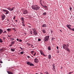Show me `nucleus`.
Wrapping results in <instances>:
<instances>
[{
  "instance_id": "20",
  "label": "nucleus",
  "mask_w": 74,
  "mask_h": 74,
  "mask_svg": "<svg viewBox=\"0 0 74 74\" xmlns=\"http://www.w3.org/2000/svg\"><path fill=\"white\" fill-rule=\"evenodd\" d=\"M3 31L1 29H0V34H1L2 33H3Z\"/></svg>"
},
{
  "instance_id": "21",
  "label": "nucleus",
  "mask_w": 74,
  "mask_h": 74,
  "mask_svg": "<svg viewBox=\"0 0 74 74\" xmlns=\"http://www.w3.org/2000/svg\"><path fill=\"white\" fill-rule=\"evenodd\" d=\"M48 50H51V46H49L48 47Z\"/></svg>"
},
{
  "instance_id": "56",
  "label": "nucleus",
  "mask_w": 74,
  "mask_h": 74,
  "mask_svg": "<svg viewBox=\"0 0 74 74\" xmlns=\"http://www.w3.org/2000/svg\"><path fill=\"white\" fill-rule=\"evenodd\" d=\"M71 74V72L69 73V74Z\"/></svg>"
},
{
  "instance_id": "43",
  "label": "nucleus",
  "mask_w": 74,
  "mask_h": 74,
  "mask_svg": "<svg viewBox=\"0 0 74 74\" xmlns=\"http://www.w3.org/2000/svg\"><path fill=\"white\" fill-rule=\"evenodd\" d=\"M19 42H22V40L21 39H20V40H19Z\"/></svg>"
},
{
  "instance_id": "41",
  "label": "nucleus",
  "mask_w": 74,
  "mask_h": 74,
  "mask_svg": "<svg viewBox=\"0 0 74 74\" xmlns=\"http://www.w3.org/2000/svg\"><path fill=\"white\" fill-rule=\"evenodd\" d=\"M43 56H45V57H47V56L45 55L44 54L43 55Z\"/></svg>"
},
{
  "instance_id": "63",
  "label": "nucleus",
  "mask_w": 74,
  "mask_h": 74,
  "mask_svg": "<svg viewBox=\"0 0 74 74\" xmlns=\"http://www.w3.org/2000/svg\"><path fill=\"white\" fill-rule=\"evenodd\" d=\"M71 73H73V72H71Z\"/></svg>"
},
{
  "instance_id": "12",
  "label": "nucleus",
  "mask_w": 74,
  "mask_h": 74,
  "mask_svg": "<svg viewBox=\"0 0 74 74\" xmlns=\"http://www.w3.org/2000/svg\"><path fill=\"white\" fill-rule=\"evenodd\" d=\"M51 55H49L48 56V59H51Z\"/></svg>"
},
{
  "instance_id": "39",
  "label": "nucleus",
  "mask_w": 74,
  "mask_h": 74,
  "mask_svg": "<svg viewBox=\"0 0 74 74\" xmlns=\"http://www.w3.org/2000/svg\"><path fill=\"white\" fill-rule=\"evenodd\" d=\"M21 54H23V52L22 51L20 53Z\"/></svg>"
},
{
  "instance_id": "61",
  "label": "nucleus",
  "mask_w": 74,
  "mask_h": 74,
  "mask_svg": "<svg viewBox=\"0 0 74 74\" xmlns=\"http://www.w3.org/2000/svg\"><path fill=\"white\" fill-rule=\"evenodd\" d=\"M33 47V45H32L31 46V47Z\"/></svg>"
},
{
  "instance_id": "36",
  "label": "nucleus",
  "mask_w": 74,
  "mask_h": 74,
  "mask_svg": "<svg viewBox=\"0 0 74 74\" xmlns=\"http://www.w3.org/2000/svg\"><path fill=\"white\" fill-rule=\"evenodd\" d=\"M41 41V39L38 38V41Z\"/></svg>"
},
{
  "instance_id": "33",
  "label": "nucleus",
  "mask_w": 74,
  "mask_h": 74,
  "mask_svg": "<svg viewBox=\"0 0 74 74\" xmlns=\"http://www.w3.org/2000/svg\"><path fill=\"white\" fill-rule=\"evenodd\" d=\"M45 73L46 74H49V73L47 71H46L45 72Z\"/></svg>"
},
{
  "instance_id": "26",
  "label": "nucleus",
  "mask_w": 74,
  "mask_h": 74,
  "mask_svg": "<svg viewBox=\"0 0 74 74\" xmlns=\"http://www.w3.org/2000/svg\"><path fill=\"white\" fill-rule=\"evenodd\" d=\"M7 30L8 31V32H10L11 30L10 29H7Z\"/></svg>"
},
{
  "instance_id": "5",
  "label": "nucleus",
  "mask_w": 74,
  "mask_h": 74,
  "mask_svg": "<svg viewBox=\"0 0 74 74\" xmlns=\"http://www.w3.org/2000/svg\"><path fill=\"white\" fill-rule=\"evenodd\" d=\"M2 10L3 12H6V13H5V14H9V11L7 10L4 9H2Z\"/></svg>"
},
{
  "instance_id": "24",
  "label": "nucleus",
  "mask_w": 74,
  "mask_h": 74,
  "mask_svg": "<svg viewBox=\"0 0 74 74\" xmlns=\"http://www.w3.org/2000/svg\"><path fill=\"white\" fill-rule=\"evenodd\" d=\"M15 43V41H14L13 42H11V45H13Z\"/></svg>"
},
{
  "instance_id": "59",
  "label": "nucleus",
  "mask_w": 74,
  "mask_h": 74,
  "mask_svg": "<svg viewBox=\"0 0 74 74\" xmlns=\"http://www.w3.org/2000/svg\"><path fill=\"white\" fill-rule=\"evenodd\" d=\"M60 30L61 32H62V30H61L60 29Z\"/></svg>"
},
{
  "instance_id": "18",
  "label": "nucleus",
  "mask_w": 74,
  "mask_h": 74,
  "mask_svg": "<svg viewBox=\"0 0 74 74\" xmlns=\"http://www.w3.org/2000/svg\"><path fill=\"white\" fill-rule=\"evenodd\" d=\"M42 32L44 34H45V33H46V31L45 30H42Z\"/></svg>"
},
{
  "instance_id": "28",
  "label": "nucleus",
  "mask_w": 74,
  "mask_h": 74,
  "mask_svg": "<svg viewBox=\"0 0 74 74\" xmlns=\"http://www.w3.org/2000/svg\"><path fill=\"white\" fill-rule=\"evenodd\" d=\"M14 8L15 7H13L12 8H11V11H13V10H14Z\"/></svg>"
},
{
  "instance_id": "38",
  "label": "nucleus",
  "mask_w": 74,
  "mask_h": 74,
  "mask_svg": "<svg viewBox=\"0 0 74 74\" xmlns=\"http://www.w3.org/2000/svg\"><path fill=\"white\" fill-rule=\"evenodd\" d=\"M22 25L23 26H24V27L25 26V24H22Z\"/></svg>"
},
{
  "instance_id": "53",
  "label": "nucleus",
  "mask_w": 74,
  "mask_h": 74,
  "mask_svg": "<svg viewBox=\"0 0 74 74\" xmlns=\"http://www.w3.org/2000/svg\"><path fill=\"white\" fill-rule=\"evenodd\" d=\"M20 48L21 49H23L21 47H20Z\"/></svg>"
},
{
  "instance_id": "27",
  "label": "nucleus",
  "mask_w": 74,
  "mask_h": 74,
  "mask_svg": "<svg viewBox=\"0 0 74 74\" xmlns=\"http://www.w3.org/2000/svg\"><path fill=\"white\" fill-rule=\"evenodd\" d=\"M10 39H11V41H13V40H14V38H11Z\"/></svg>"
},
{
  "instance_id": "10",
  "label": "nucleus",
  "mask_w": 74,
  "mask_h": 74,
  "mask_svg": "<svg viewBox=\"0 0 74 74\" xmlns=\"http://www.w3.org/2000/svg\"><path fill=\"white\" fill-rule=\"evenodd\" d=\"M47 25L46 24H43L42 26V27H47Z\"/></svg>"
},
{
  "instance_id": "7",
  "label": "nucleus",
  "mask_w": 74,
  "mask_h": 74,
  "mask_svg": "<svg viewBox=\"0 0 74 74\" xmlns=\"http://www.w3.org/2000/svg\"><path fill=\"white\" fill-rule=\"evenodd\" d=\"M28 11H27V10H25L23 11V14L25 15V14H28Z\"/></svg>"
},
{
  "instance_id": "17",
  "label": "nucleus",
  "mask_w": 74,
  "mask_h": 74,
  "mask_svg": "<svg viewBox=\"0 0 74 74\" xmlns=\"http://www.w3.org/2000/svg\"><path fill=\"white\" fill-rule=\"evenodd\" d=\"M52 69L53 71H55V72H56V70L55 69V68H52Z\"/></svg>"
},
{
  "instance_id": "1",
  "label": "nucleus",
  "mask_w": 74,
  "mask_h": 74,
  "mask_svg": "<svg viewBox=\"0 0 74 74\" xmlns=\"http://www.w3.org/2000/svg\"><path fill=\"white\" fill-rule=\"evenodd\" d=\"M31 7L32 10H36V11L39 10L40 8V7L38 5H32Z\"/></svg>"
},
{
  "instance_id": "9",
  "label": "nucleus",
  "mask_w": 74,
  "mask_h": 74,
  "mask_svg": "<svg viewBox=\"0 0 74 74\" xmlns=\"http://www.w3.org/2000/svg\"><path fill=\"white\" fill-rule=\"evenodd\" d=\"M34 61L36 63H38V60L37 58H35Z\"/></svg>"
},
{
  "instance_id": "49",
  "label": "nucleus",
  "mask_w": 74,
  "mask_h": 74,
  "mask_svg": "<svg viewBox=\"0 0 74 74\" xmlns=\"http://www.w3.org/2000/svg\"><path fill=\"white\" fill-rule=\"evenodd\" d=\"M11 36H9V35H8V37H11Z\"/></svg>"
},
{
  "instance_id": "52",
  "label": "nucleus",
  "mask_w": 74,
  "mask_h": 74,
  "mask_svg": "<svg viewBox=\"0 0 74 74\" xmlns=\"http://www.w3.org/2000/svg\"><path fill=\"white\" fill-rule=\"evenodd\" d=\"M57 49H59V47H58V46H57Z\"/></svg>"
},
{
  "instance_id": "23",
  "label": "nucleus",
  "mask_w": 74,
  "mask_h": 74,
  "mask_svg": "<svg viewBox=\"0 0 74 74\" xmlns=\"http://www.w3.org/2000/svg\"><path fill=\"white\" fill-rule=\"evenodd\" d=\"M66 44L67 45V47L69 48V44H70L69 43H66Z\"/></svg>"
},
{
  "instance_id": "37",
  "label": "nucleus",
  "mask_w": 74,
  "mask_h": 74,
  "mask_svg": "<svg viewBox=\"0 0 74 74\" xmlns=\"http://www.w3.org/2000/svg\"><path fill=\"white\" fill-rule=\"evenodd\" d=\"M36 52H34V54L33 55V56H36Z\"/></svg>"
},
{
  "instance_id": "15",
  "label": "nucleus",
  "mask_w": 74,
  "mask_h": 74,
  "mask_svg": "<svg viewBox=\"0 0 74 74\" xmlns=\"http://www.w3.org/2000/svg\"><path fill=\"white\" fill-rule=\"evenodd\" d=\"M11 50L12 52H14V51H15V49H14V48L11 49Z\"/></svg>"
},
{
  "instance_id": "58",
  "label": "nucleus",
  "mask_w": 74,
  "mask_h": 74,
  "mask_svg": "<svg viewBox=\"0 0 74 74\" xmlns=\"http://www.w3.org/2000/svg\"><path fill=\"white\" fill-rule=\"evenodd\" d=\"M24 34L25 35H26V33H24Z\"/></svg>"
},
{
  "instance_id": "31",
  "label": "nucleus",
  "mask_w": 74,
  "mask_h": 74,
  "mask_svg": "<svg viewBox=\"0 0 74 74\" xmlns=\"http://www.w3.org/2000/svg\"><path fill=\"white\" fill-rule=\"evenodd\" d=\"M2 38H3V41H4L5 40V38L4 37H2Z\"/></svg>"
},
{
  "instance_id": "30",
  "label": "nucleus",
  "mask_w": 74,
  "mask_h": 74,
  "mask_svg": "<svg viewBox=\"0 0 74 74\" xmlns=\"http://www.w3.org/2000/svg\"><path fill=\"white\" fill-rule=\"evenodd\" d=\"M51 34H53V31H52V30H51Z\"/></svg>"
},
{
  "instance_id": "54",
  "label": "nucleus",
  "mask_w": 74,
  "mask_h": 74,
  "mask_svg": "<svg viewBox=\"0 0 74 74\" xmlns=\"http://www.w3.org/2000/svg\"><path fill=\"white\" fill-rule=\"evenodd\" d=\"M16 22H18V20H15Z\"/></svg>"
},
{
  "instance_id": "8",
  "label": "nucleus",
  "mask_w": 74,
  "mask_h": 74,
  "mask_svg": "<svg viewBox=\"0 0 74 74\" xmlns=\"http://www.w3.org/2000/svg\"><path fill=\"white\" fill-rule=\"evenodd\" d=\"M5 14H2L1 15V18L3 21V20L5 19Z\"/></svg>"
},
{
  "instance_id": "2",
  "label": "nucleus",
  "mask_w": 74,
  "mask_h": 74,
  "mask_svg": "<svg viewBox=\"0 0 74 74\" xmlns=\"http://www.w3.org/2000/svg\"><path fill=\"white\" fill-rule=\"evenodd\" d=\"M62 47L63 49H64L65 50H67V51L70 52V49L68 48V47L65 44H64L62 45Z\"/></svg>"
},
{
  "instance_id": "55",
  "label": "nucleus",
  "mask_w": 74,
  "mask_h": 74,
  "mask_svg": "<svg viewBox=\"0 0 74 74\" xmlns=\"http://www.w3.org/2000/svg\"><path fill=\"white\" fill-rule=\"evenodd\" d=\"M28 27H29V28H31V26H29Z\"/></svg>"
},
{
  "instance_id": "19",
  "label": "nucleus",
  "mask_w": 74,
  "mask_h": 74,
  "mask_svg": "<svg viewBox=\"0 0 74 74\" xmlns=\"http://www.w3.org/2000/svg\"><path fill=\"white\" fill-rule=\"evenodd\" d=\"M21 19L22 21H25V20L24 19V18H23V17H21Z\"/></svg>"
},
{
  "instance_id": "16",
  "label": "nucleus",
  "mask_w": 74,
  "mask_h": 74,
  "mask_svg": "<svg viewBox=\"0 0 74 74\" xmlns=\"http://www.w3.org/2000/svg\"><path fill=\"white\" fill-rule=\"evenodd\" d=\"M52 66V68H55V64H53Z\"/></svg>"
},
{
  "instance_id": "64",
  "label": "nucleus",
  "mask_w": 74,
  "mask_h": 74,
  "mask_svg": "<svg viewBox=\"0 0 74 74\" xmlns=\"http://www.w3.org/2000/svg\"><path fill=\"white\" fill-rule=\"evenodd\" d=\"M35 74H38V73H36Z\"/></svg>"
},
{
  "instance_id": "32",
  "label": "nucleus",
  "mask_w": 74,
  "mask_h": 74,
  "mask_svg": "<svg viewBox=\"0 0 74 74\" xmlns=\"http://www.w3.org/2000/svg\"><path fill=\"white\" fill-rule=\"evenodd\" d=\"M55 40V38H51V40L53 41V40Z\"/></svg>"
},
{
  "instance_id": "44",
  "label": "nucleus",
  "mask_w": 74,
  "mask_h": 74,
  "mask_svg": "<svg viewBox=\"0 0 74 74\" xmlns=\"http://www.w3.org/2000/svg\"><path fill=\"white\" fill-rule=\"evenodd\" d=\"M3 33H7V31H5L3 32Z\"/></svg>"
},
{
  "instance_id": "50",
  "label": "nucleus",
  "mask_w": 74,
  "mask_h": 74,
  "mask_svg": "<svg viewBox=\"0 0 74 74\" xmlns=\"http://www.w3.org/2000/svg\"><path fill=\"white\" fill-rule=\"evenodd\" d=\"M42 1V0H40V2L41 4V1Z\"/></svg>"
},
{
  "instance_id": "4",
  "label": "nucleus",
  "mask_w": 74,
  "mask_h": 74,
  "mask_svg": "<svg viewBox=\"0 0 74 74\" xmlns=\"http://www.w3.org/2000/svg\"><path fill=\"white\" fill-rule=\"evenodd\" d=\"M32 30L33 31V33L34 34V36H36L37 34V31H36V29L34 28L32 29Z\"/></svg>"
},
{
  "instance_id": "57",
  "label": "nucleus",
  "mask_w": 74,
  "mask_h": 74,
  "mask_svg": "<svg viewBox=\"0 0 74 74\" xmlns=\"http://www.w3.org/2000/svg\"><path fill=\"white\" fill-rule=\"evenodd\" d=\"M9 8H10V7L8 8L7 9H8V10H9Z\"/></svg>"
},
{
  "instance_id": "40",
  "label": "nucleus",
  "mask_w": 74,
  "mask_h": 74,
  "mask_svg": "<svg viewBox=\"0 0 74 74\" xmlns=\"http://www.w3.org/2000/svg\"><path fill=\"white\" fill-rule=\"evenodd\" d=\"M44 7L45 8V9H47V6H45Z\"/></svg>"
},
{
  "instance_id": "14",
  "label": "nucleus",
  "mask_w": 74,
  "mask_h": 74,
  "mask_svg": "<svg viewBox=\"0 0 74 74\" xmlns=\"http://www.w3.org/2000/svg\"><path fill=\"white\" fill-rule=\"evenodd\" d=\"M29 66H34V65L33 64L31 63Z\"/></svg>"
},
{
  "instance_id": "22",
  "label": "nucleus",
  "mask_w": 74,
  "mask_h": 74,
  "mask_svg": "<svg viewBox=\"0 0 74 74\" xmlns=\"http://www.w3.org/2000/svg\"><path fill=\"white\" fill-rule=\"evenodd\" d=\"M35 52H34V51H31V53H32V55H33V53H34Z\"/></svg>"
},
{
  "instance_id": "13",
  "label": "nucleus",
  "mask_w": 74,
  "mask_h": 74,
  "mask_svg": "<svg viewBox=\"0 0 74 74\" xmlns=\"http://www.w3.org/2000/svg\"><path fill=\"white\" fill-rule=\"evenodd\" d=\"M31 63V62H27V64L28 65H29V66H30Z\"/></svg>"
},
{
  "instance_id": "6",
  "label": "nucleus",
  "mask_w": 74,
  "mask_h": 74,
  "mask_svg": "<svg viewBox=\"0 0 74 74\" xmlns=\"http://www.w3.org/2000/svg\"><path fill=\"white\" fill-rule=\"evenodd\" d=\"M67 27L69 29H70V30H72V31H73V32H74V28H73L72 29H71V28H70V25H66Z\"/></svg>"
},
{
  "instance_id": "45",
  "label": "nucleus",
  "mask_w": 74,
  "mask_h": 74,
  "mask_svg": "<svg viewBox=\"0 0 74 74\" xmlns=\"http://www.w3.org/2000/svg\"><path fill=\"white\" fill-rule=\"evenodd\" d=\"M70 11H71V10H72V8H71V7L70 8Z\"/></svg>"
},
{
  "instance_id": "42",
  "label": "nucleus",
  "mask_w": 74,
  "mask_h": 74,
  "mask_svg": "<svg viewBox=\"0 0 74 74\" xmlns=\"http://www.w3.org/2000/svg\"><path fill=\"white\" fill-rule=\"evenodd\" d=\"M29 33L30 34H32V31H31L29 32Z\"/></svg>"
},
{
  "instance_id": "46",
  "label": "nucleus",
  "mask_w": 74,
  "mask_h": 74,
  "mask_svg": "<svg viewBox=\"0 0 74 74\" xmlns=\"http://www.w3.org/2000/svg\"><path fill=\"white\" fill-rule=\"evenodd\" d=\"M27 58H28L29 59V58H30V56H27Z\"/></svg>"
},
{
  "instance_id": "11",
  "label": "nucleus",
  "mask_w": 74,
  "mask_h": 74,
  "mask_svg": "<svg viewBox=\"0 0 74 74\" xmlns=\"http://www.w3.org/2000/svg\"><path fill=\"white\" fill-rule=\"evenodd\" d=\"M40 53L41 55H43L44 54V52H43L42 51V50H40Z\"/></svg>"
},
{
  "instance_id": "60",
  "label": "nucleus",
  "mask_w": 74,
  "mask_h": 74,
  "mask_svg": "<svg viewBox=\"0 0 74 74\" xmlns=\"http://www.w3.org/2000/svg\"><path fill=\"white\" fill-rule=\"evenodd\" d=\"M13 30H15V28H13Z\"/></svg>"
},
{
  "instance_id": "48",
  "label": "nucleus",
  "mask_w": 74,
  "mask_h": 74,
  "mask_svg": "<svg viewBox=\"0 0 74 74\" xmlns=\"http://www.w3.org/2000/svg\"><path fill=\"white\" fill-rule=\"evenodd\" d=\"M12 45H11V44L10 45H9V46L10 47H12Z\"/></svg>"
},
{
  "instance_id": "51",
  "label": "nucleus",
  "mask_w": 74,
  "mask_h": 74,
  "mask_svg": "<svg viewBox=\"0 0 74 74\" xmlns=\"http://www.w3.org/2000/svg\"><path fill=\"white\" fill-rule=\"evenodd\" d=\"M16 40H17V41H19V39H18V38H17V39H16Z\"/></svg>"
},
{
  "instance_id": "25",
  "label": "nucleus",
  "mask_w": 74,
  "mask_h": 74,
  "mask_svg": "<svg viewBox=\"0 0 74 74\" xmlns=\"http://www.w3.org/2000/svg\"><path fill=\"white\" fill-rule=\"evenodd\" d=\"M42 15H47V13L46 12L43 13Z\"/></svg>"
},
{
  "instance_id": "35",
  "label": "nucleus",
  "mask_w": 74,
  "mask_h": 74,
  "mask_svg": "<svg viewBox=\"0 0 74 74\" xmlns=\"http://www.w3.org/2000/svg\"><path fill=\"white\" fill-rule=\"evenodd\" d=\"M25 21H22V24H25Z\"/></svg>"
},
{
  "instance_id": "47",
  "label": "nucleus",
  "mask_w": 74,
  "mask_h": 74,
  "mask_svg": "<svg viewBox=\"0 0 74 74\" xmlns=\"http://www.w3.org/2000/svg\"><path fill=\"white\" fill-rule=\"evenodd\" d=\"M13 19L14 20L15 19V16H14L13 18Z\"/></svg>"
},
{
  "instance_id": "62",
  "label": "nucleus",
  "mask_w": 74,
  "mask_h": 74,
  "mask_svg": "<svg viewBox=\"0 0 74 74\" xmlns=\"http://www.w3.org/2000/svg\"><path fill=\"white\" fill-rule=\"evenodd\" d=\"M28 45H31V44H29Z\"/></svg>"
},
{
  "instance_id": "34",
  "label": "nucleus",
  "mask_w": 74,
  "mask_h": 74,
  "mask_svg": "<svg viewBox=\"0 0 74 74\" xmlns=\"http://www.w3.org/2000/svg\"><path fill=\"white\" fill-rule=\"evenodd\" d=\"M9 11H11V8H9Z\"/></svg>"
},
{
  "instance_id": "29",
  "label": "nucleus",
  "mask_w": 74,
  "mask_h": 74,
  "mask_svg": "<svg viewBox=\"0 0 74 74\" xmlns=\"http://www.w3.org/2000/svg\"><path fill=\"white\" fill-rule=\"evenodd\" d=\"M0 42H3V40L1 38H0Z\"/></svg>"
},
{
  "instance_id": "3",
  "label": "nucleus",
  "mask_w": 74,
  "mask_h": 74,
  "mask_svg": "<svg viewBox=\"0 0 74 74\" xmlns=\"http://www.w3.org/2000/svg\"><path fill=\"white\" fill-rule=\"evenodd\" d=\"M49 36H47L45 37L44 39V41L47 42L48 41V40H49Z\"/></svg>"
}]
</instances>
